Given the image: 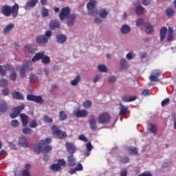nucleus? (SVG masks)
<instances>
[{
	"instance_id": "bb28decb",
	"label": "nucleus",
	"mask_w": 176,
	"mask_h": 176,
	"mask_svg": "<svg viewBox=\"0 0 176 176\" xmlns=\"http://www.w3.org/2000/svg\"><path fill=\"white\" fill-rule=\"evenodd\" d=\"M165 13L168 17H173L175 14V10H174V8L169 7L166 8Z\"/></svg>"
},
{
	"instance_id": "79ce46f5",
	"label": "nucleus",
	"mask_w": 176,
	"mask_h": 176,
	"mask_svg": "<svg viewBox=\"0 0 176 176\" xmlns=\"http://www.w3.org/2000/svg\"><path fill=\"white\" fill-rule=\"evenodd\" d=\"M98 69L100 72H107V71H108V69L107 68V67L104 65H100L98 67Z\"/></svg>"
},
{
	"instance_id": "dca6fc26",
	"label": "nucleus",
	"mask_w": 176,
	"mask_h": 176,
	"mask_svg": "<svg viewBox=\"0 0 176 176\" xmlns=\"http://www.w3.org/2000/svg\"><path fill=\"white\" fill-rule=\"evenodd\" d=\"M122 100L123 101V102H131V101H135V100H137V97L134 96H124L122 98Z\"/></svg>"
},
{
	"instance_id": "5fc2aeb1",
	"label": "nucleus",
	"mask_w": 176,
	"mask_h": 176,
	"mask_svg": "<svg viewBox=\"0 0 176 176\" xmlns=\"http://www.w3.org/2000/svg\"><path fill=\"white\" fill-rule=\"evenodd\" d=\"M170 104V98H167L162 100V107H166Z\"/></svg>"
},
{
	"instance_id": "c9c22d12",
	"label": "nucleus",
	"mask_w": 176,
	"mask_h": 176,
	"mask_svg": "<svg viewBox=\"0 0 176 176\" xmlns=\"http://www.w3.org/2000/svg\"><path fill=\"white\" fill-rule=\"evenodd\" d=\"M24 48L26 49L29 52V53H34L35 52V48L34 47V45L31 44H27L24 46Z\"/></svg>"
},
{
	"instance_id": "338daca9",
	"label": "nucleus",
	"mask_w": 176,
	"mask_h": 176,
	"mask_svg": "<svg viewBox=\"0 0 176 176\" xmlns=\"http://www.w3.org/2000/svg\"><path fill=\"white\" fill-rule=\"evenodd\" d=\"M127 174H128L127 168H124L120 171L121 176H127Z\"/></svg>"
},
{
	"instance_id": "e2e57ef3",
	"label": "nucleus",
	"mask_w": 176,
	"mask_h": 176,
	"mask_svg": "<svg viewBox=\"0 0 176 176\" xmlns=\"http://www.w3.org/2000/svg\"><path fill=\"white\" fill-rule=\"evenodd\" d=\"M10 79L14 82V80L17 79V74L16 73H12L11 74H10Z\"/></svg>"
},
{
	"instance_id": "6e6552de",
	"label": "nucleus",
	"mask_w": 176,
	"mask_h": 176,
	"mask_svg": "<svg viewBox=\"0 0 176 176\" xmlns=\"http://www.w3.org/2000/svg\"><path fill=\"white\" fill-rule=\"evenodd\" d=\"M28 101H34V102H36L37 104H43L44 101L41 96H35L32 94H28L27 96Z\"/></svg>"
},
{
	"instance_id": "9b49d317",
	"label": "nucleus",
	"mask_w": 176,
	"mask_h": 176,
	"mask_svg": "<svg viewBox=\"0 0 176 176\" xmlns=\"http://www.w3.org/2000/svg\"><path fill=\"white\" fill-rule=\"evenodd\" d=\"M67 24L68 27H72L75 24L76 15L75 14H70L67 18Z\"/></svg>"
},
{
	"instance_id": "bf43d9fd",
	"label": "nucleus",
	"mask_w": 176,
	"mask_h": 176,
	"mask_svg": "<svg viewBox=\"0 0 176 176\" xmlns=\"http://www.w3.org/2000/svg\"><path fill=\"white\" fill-rule=\"evenodd\" d=\"M142 24H144V20L142 19V18H139L136 20L137 27H138L140 25H142Z\"/></svg>"
},
{
	"instance_id": "4d7b16f0",
	"label": "nucleus",
	"mask_w": 176,
	"mask_h": 176,
	"mask_svg": "<svg viewBox=\"0 0 176 176\" xmlns=\"http://www.w3.org/2000/svg\"><path fill=\"white\" fill-rule=\"evenodd\" d=\"M19 120H13L11 121V126L12 127H19Z\"/></svg>"
},
{
	"instance_id": "a19ab883",
	"label": "nucleus",
	"mask_w": 176,
	"mask_h": 176,
	"mask_svg": "<svg viewBox=\"0 0 176 176\" xmlns=\"http://www.w3.org/2000/svg\"><path fill=\"white\" fill-rule=\"evenodd\" d=\"M41 14L43 17H47V16H49V10L43 7L42 8Z\"/></svg>"
},
{
	"instance_id": "c756f323",
	"label": "nucleus",
	"mask_w": 176,
	"mask_h": 176,
	"mask_svg": "<svg viewBox=\"0 0 176 176\" xmlns=\"http://www.w3.org/2000/svg\"><path fill=\"white\" fill-rule=\"evenodd\" d=\"M127 113H129L128 107H126L123 104H121L120 111L119 113L120 116H122V115H127Z\"/></svg>"
},
{
	"instance_id": "de8ad7c7",
	"label": "nucleus",
	"mask_w": 176,
	"mask_h": 176,
	"mask_svg": "<svg viewBox=\"0 0 176 176\" xmlns=\"http://www.w3.org/2000/svg\"><path fill=\"white\" fill-rule=\"evenodd\" d=\"M22 132L23 134L28 135V134H32V130L28 127H25L23 129Z\"/></svg>"
},
{
	"instance_id": "680f3d73",
	"label": "nucleus",
	"mask_w": 176,
	"mask_h": 176,
	"mask_svg": "<svg viewBox=\"0 0 176 176\" xmlns=\"http://www.w3.org/2000/svg\"><path fill=\"white\" fill-rule=\"evenodd\" d=\"M108 82L109 83H115L116 82V77L113 76H110L108 79Z\"/></svg>"
},
{
	"instance_id": "09e8293b",
	"label": "nucleus",
	"mask_w": 176,
	"mask_h": 176,
	"mask_svg": "<svg viewBox=\"0 0 176 176\" xmlns=\"http://www.w3.org/2000/svg\"><path fill=\"white\" fill-rule=\"evenodd\" d=\"M153 75H154V76H157V78H160V76H162V71L155 69L153 71Z\"/></svg>"
},
{
	"instance_id": "ddd939ff",
	"label": "nucleus",
	"mask_w": 176,
	"mask_h": 176,
	"mask_svg": "<svg viewBox=\"0 0 176 176\" xmlns=\"http://www.w3.org/2000/svg\"><path fill=\"white\" fill-rule=\"evenodd\" d=\"M89 127L91 130H93L94 131H96L97 130V121L96 120V118L93 116L89 120Z\"/></svg>"
},
{
	"instance_id": "774afa93",
	"label": "nucleus",
	"mask_w": 176,
	"mask_h": 176,
	"mask_svg": "<svg viewBox=\"0 0 176 176\" xmlns=\"http://www.w3.org/2000/svg\"><path fill=\"white\" fill-rule=\"evenodd\" d=\"M22 176H31L30 171L27 169L22 171Z\"/></svg>"
},
{
	"instance_id": "f8f14e48",
	"label": "nucleus",
	"mask_w": 176,
	"mask_h": 176,
	"mask_svg": "<svg viewBox=\"0 0 176 176\" xmlns=\"http://www.w3.org/2000/svg\"><path fill=\"white\" fill-rule=\"evenodd\" d=\"M66 149L67 152H71V153H75L76 151V147L74 143L66 142L65 144Z\"/></svg>"
},
{
	"instance_id": "423d86ee",
	"label": "nucleus",
	"mask_w": 176,
	"mask_h": 176,
	"mask_svg": "<svg viewBox=\"0 0 176 176\" xmlns=\"http://www.w3.org/2000/svg\"><path fill=\"white\" fill-rule=\"evenodd\" d=\"M71 9L69 7H64L61 9L60 12L59 13V19L61 21H64L68 16L71 14Z\"/></svg>"
},
{
	"instance_id": "7ed1b4c3",
	"label": "nucleus",
	"mask_w": 176,
	"mask_h": 176,
	"mask_svg": "<svg viewBox=\"0 0 176 176\" xmlns=\"http://www.w3.org/2000/svg\"><path fill=\"white\" fill-rule=\"evenodd\" d=\"M50 142H52V138H47L45 140H41L38 144V146L33 149L34 153L39 155V153L42 152V147L46 146V145H47V144H50Z\"/></svg>"
},
{
	"instance_id": "f704fd0d",
	"label": "nucleus",
	"mask_w": 176,
	"mask_h": 176,
	"mask_svg": "<svg viewBox=\"0 0 176 176\" xmlns=\"http://www.w3.org/2000/svg\"><path fill=\"white\" fill-rule=\"evenodd\" d=\"M41 61L43 63V64H45V65H47V64H50V57L45 55H43Z\"/></svg>"
},
{
	"instance_id": "473e14b6",
	"label": "nucleus",
	"mask_w": 176,
	"mask_h": 176,
	"mask_svg": "<svg viewBox=\"0 0 176 176\" xmlns=\"http://www.w3.org/2000/svg\"><path fill=\"white\" fill-rule=\"evenodd\" d=\"M50 168L52 170V171H60V170H61V166H60V165L58 164H52L50 166Z\"/></svg>"
},
{
	"instance_id": "20e7f679",
	"label": "nucleus",
	"mask_w": 176,
	"mask_h": 176,
	"mask_svg": "<svg viewBox=\"0 0 176 176\" xmlns=\"http://www.w3.org/2000/svg\"><path fill=\"white\" fill-rule=\"evenodd\" d=\"M111 120V114L107 112L102 113L98 117V123L99 124H105V123H108Z\"/></svg>"
},
{
	"instance_id": "e433bc0d",
	"label": "nucleus",
	"mask_w": 176,
	"mask_h": 176,
	"mask_svg": "<svg viewBox=\"0 0 176 176\" xmlns=\"http://www.w3.org/2000/svg\"><path fill=\"white\" fill-rule=\"evenodd\" d=\"M129 155H137L138 153V148L135 147H130L128 148Z\"/></svg>"
},
{
	"instance_id": "8fccbe9b",
	"label": "nucleus",
	"mask_w": 176,
	"mask_h": 176,
	"mask_svg": "<svg viewBox=\"0 0 176 176\" xmlns=\"http://www.w3.org/2000/svg\"><path fill=\"white\" fill-rule=\"evenodd\" d=\"M149 80L151 82H159V77H157L156 76H154L153 74H151L149 76Z\"/></svg>"
},
{
	"instance_id": "7c9ffc66",
	"label": "nucleus",
	"mask_w": 176,
	"mask_h": 176,
	"mask_svg": "<svg viewBox=\"0 0 176 176\" xmlns=\"http://www.w3.org/2000/svg\"><path fill=\"white\" fill-rule=\"evenodd\" d=\"M67 161L69 162V164L71 167H74V166H75V158L72 154L67 157Z\"/></svg>"
},
{
	"instance_id": "4be33fe9",
	"label": "nucleus",
	"mask_w": 176,
	"mask_h": 176,
	"mask_svg": "<svg viewBox=\"0 0 176 176\" xmlns=\"http://www.w3.org/2000/svg\"><path fill=\"white\" fill-rule=\"evenodd\" d=\"M144 12H145V8L142 7V6L138 4L135 6V13L139 16L144 14Z\"/></svg>"
},
{
	"instance_id": "58836bf2",
	"label": "nucleus",
	"mask_w": 176,
	"mask_h": 176,
	"mask_svg": "<svg viewBox=\"0 0 176 176\" xmlns=\"http://www.w3.org/2000/svg\"><path fill=\"white\" fill-rule=\"evenodd\" d=\"M68 118V116H67V113L64 112V111H61L59 113V120L63 121L65 120Z\"/></svg>"
},
{
	"instance_id": "4c0bfd02",
	"label": "nucleus",
	"mask_w": 176,
	"mask_h": 176,
	"mask_svg": "<svg viewBox=\"0 0 176 176\" xmlns=\"http://www.w3.org/2000/svg\"><path fill=\"white\" fill-rule=\"evenodd\" d=\"M30 83H35L38 80V76L34 74H31L29 77Z\"/></svg>"
},
{
	"instance_id": "b1692460",
	"label": "nucleus",
	"mask_w": 176,
	"mask_h": 176,
	"mask_svg": "<svg viewBox=\"0 0 176 176\" xmlns=\"http://www.w3.org/2000/svg\"><path fill=\"white\" fill-rule=\"evenodd\" d=\"M12 96L14 100H24V96L17 91L12 92Z\"/></svg>"
},
{
	"instance_id": "412c9836",
	"label": "nucleus",
	"mask_w": 176,
	"mask_h": 176,
	"mask_svg": "<svg viewBox=\"0 0 176 176\" xmlns=\"http://www.w3.org/2000/svg\"><path fill=\"white\" fill-rule=\"evenodd\" d=\"M56 41L58 43H64L67 41V36L63 34L56 35Z\"/></svg>"
},
{
	"instance_id": "a18cd8bd",
	"label": "nucleus",
	"mask_w": 176,
	"mask_h": 176,
	"mask_svg": "<svg viewBox=\"0 0 176 176\" xmlns=\"http://www.w3.org/2000/svg\"><path fill=\"white\" fill-rule=\"evenodd\" d=\"M5 71H9L10 72H14V69H13V66L12 65L7 64L4 66Z\"/></svg>"
},
{
	"instance_id": "9d476101",
	"label": "nucleus",
	"mask_w": 176,
	"mask_h": 176,
	"mask_svg": "<svg viewBox=\"0 0 176 176\" xmlns=\"http://www.w3.org/2000/svg\"><path fill=\"white\" fill-rule=\"evenodd\" d=\"M76 118H86L89 115V113L86 110H77L74 112Z\"/></svg>"
},
{
	"instance_id": "cd10ccee",
	"label": "nucleus",
	"mask_w": 176,
	"mask_h": 176,
	"mask_svg": "<svg viewBox=\"0 0 176 176\" xmlns=\"http://www.w3.org/2000/svg\"><path fill=\"white\" fill-rule=\"evenodd\" d=\"M14 28V24L10 23L9 25H7L6 28H4L3 32V34H9L10 31H12Z\"/></svg>"
},
{
	"instance_id": "0e129e2a",
	"label": "nucleus",
	"mask_w": 176,
	"mask_h": 176,
	"mask_svg": "<svg viewBox=\"0 0 176 176\" xmlns=\"http://www.w3.org/2000/svg\"><path fill=\"white\" fill-rule=\"evenodd\" d=\"M174 39V36L173 34H170L168 33L167 37H166V41L167 42H171Z\"/></svg>"
},
{
	"instance_id": "49530a36",
	"label": "nucleus",
	"mask_w": 176,
	"mask_h": 176,
	"mask_svg": "<svg viewBox=\"0 0 176 176\" xmlns=\"http://www.w3.org/2000/svg\"><path fill=\"white\" fill-rule=\"evenodd\" d=\"M145 32L146 34H152V32H153V25H148V26L146 28Z\"/></svg>"
},
{
	"instance_id": "5701e85b",
	"label": "nucleus",
	"mask_w": 176,
	"mask_h": 176,
	"mask_svg": "<svg viewBox=\"0 0 176 176\" xmlns=\"http://www.w3.org/2000/svg\"><path fill=\"white\" fill-rule=\"evenodd\" d=\"M120 31L121 34L125 35L126 34H129V32L131 31V28H130V26H129V25H123L121 27Z\"/></svg>"
},
{
	"instance_id": "393cba45",
	"label": "nucleus",
	"mask_w": 176,
	"mask_h": 176,
	"mask_svg": "<svg viewBox=\"0 0 176 176\" xmlns=\"http://www.w3.org/2000/svg\"><path fill=\"white\" fill-rule=\"evenodd\" d=\"M20 118L22 120V124H23V127H25V126H27L28 124V116H27L24 113H21L20 115Z\"/></svg>"
},
{
	"instance_id": "1a4fd4ad",
	"label": "nucleus",
	"mask_w": 176,
	"mask_h": 176,
	"mask_svg": "<svg viewBox=\"0 0 176 176\" xmlns=\"http://www.w3.org/2000/svg\"><path fill=\"white\" fill-rule=\"evenodd\" d=\"M32 64V63L31 62V60H28L26 61L25 64H23L21 66V68L20 69L21 78H25V76H27V75L25 74V71L27 70V68H28V67H30V65H31Z\"/></svg>"
},
{
	"instance_id": "6e6d98bb",
	"label": "nucleus",
	"mask_w": 176,
	"mask_h": 176,
	"mask_svg": "<svg viewBox=\"0 0 176 176\" xmlns=\"http://www.w3.org/2000/svg\"><path fill=\"white\" fill-rule=\"evenodd\" d=\"M57 162V164L60 167H61V166H65L67 164V162L63 159H59Z\"/></svg>"
},
{
	"instance_id": "ea45409f",
	"label": "nucleus",
	"mask_w": 176,
	"mask_h": 176,
	"mask_svg": "<svg viewBox=\"0 0 176 176\" xmlns=\"http://www.w3.org/2000/svg\"><path fill=\"white\" fill-rule=\"evenodd\" d=\"M80 80V76H78L76 78L71 81L72 86H76L79 81Z\"/></svg>"
},
{
	"instance_id": "13d9d810",
	"label": "nucleus",
	"mask_w": 176,
	"mask_h": 176,
	"mask_svg": "<svg viewBox=\"0 0 176 176\" xmlns=\"http://www.w3.org/2000/svg\"><path fill=\"white\" fill-rule=\"evenodd\" d=\"M78 140H80V141H83L84 142H87L88 141L87 138H86L85 135H80L78 136Z\"/></svg>"
},
{
	"instance_id": "aec40b11",
	"label": "nucleus",
	"mask_w": 176,
	"mask_h": 176,
	"mask_svg": "<svg viewBox=\"0 0 176 176\" xmlns=\"http://www.w3.org/2000/svg\"><path fill=\"white\" fill-rule=\"evenodd\" d=\"M38 0H30L26 3L25 9H27V8H35V6H36L38 4Z\"/></svg>"
},
{
	"instance_id": "39448f33",
	"label": "nucleus",
	"mask_w": 176,
	"mask_h": 176,
	"mask_svg": "<svg viewBox=\"0 0 176 176\" xmlns=\"http://www.w3.org/2000/svg\"><path fill=\"white\" fill-rule=\"evenodd\" d=\"M52 130L53 131V134L54 135H56V137H58L59 140H61L63 138L64 139L66 137H68V135H67V132L60 130L58 129V126L56 125L52 126Z\"/></svg>"
},
{
	"instance_id": "f257e3e1",
	"label": "nucleus",
	"mask_w": 176,
	"mask_h": 176,
	"mask_svg": "<svg viewBox=\"0 0 176 176\" xmlns=\"http://www.w3.org/2000/svg\"><path fill=\"white\" fill-rule=\"evenodd\" d=\"M19 9H20V6L16 3L12 6L5 5L1 8V13L6 17H10L12 14V17L16 19L19 16Z\"/></svg>"
},
{
	"instance_id": "f03ea898",
	"label": "nucleus",
	"mask_w": 176,
	"mask_h": 176,
	"mask_svg": "<svg viewBox=\"0 0 176 176\" xmlns=\"http://www.w3.org/2000/svg\"><path fill=\"white\" fill-rule=\"evenodd\" d=\"M52 37V31L47 30L45 35H38L36 38L38 45H46L49 42V39Z\"/></svg>"
},
{
	"instance_id": "c85d7f7f",
	"label": "nucleus",
	"mask_w": 176,
	"mask_h": 176,
	"mask_svg": "<svg viewBox=\"0 0 176 176\" xmlns=\"http://www.w3.org/2000/svg\"><path fill=\"white\" fill-rule=\"evenodd\" d=\"M148 130L152 133L153 134H155V133H157V126L156 124H153L152 123H148Z\"/></svg>"
},
{
	"instance_id": "603ef678",
	"label": "nucleus",
	"mask_w": 176,
	"mask_h": 176,
	"mask_svg": "<svg viewBox=\"0 0 176 176\" xmlns=\"http://www.w3.org/2000/svg\"><path fill=\"white\" fill-rule=\"evenodd\" d=\"M30 127H31V129H35V127H36V126H38V122H36V120H32L31 121V122L30 123Z\"/></svg>"
},
{
	"instance_id": "0eeeda50",
	"label": "nucleus",
	"mask_w": 176,
	"mask_h": 176,
	"mask_svg": "<svg viewBox=\"0 0 176 176\" xmlns=\"http://www.w3.org/2000/svg\"><path fill=\"white\" fill-rule=\"evenodd\" d=\"M97 6V1L96 0H90L87 4V8L89 10V14L90 16H94L96 13H97L96 10H94V8Z\"/></svg>"
},
{
	"instance_id": "6ab92c4d",
	"label": "nucleus",
	"mask_w": 176,
	"mask_h": 176,
	"mask_svg": "<svg viewBox=\"0 0 176 176\" xmlns=\"http://www.w3.org/2000/svg\"><path fill=\"white\" fill-rule=\"evenodd\" d=\"M8 109H9V106H8V103L5 102H0V113H1L8 112Z\"/></svg>"
},
{
	"instance_id": "864d4df0",
	"label": "nucleus",
	"mask_w": 176,
	"mask_h": 176,
	"mask_svg": "<svg viewBox=\"0 0 176 176\" xmlns=\"http://www.w3.org/2000/svg\"><path fill=\"white\" fill-rule=\"evenodd\" d=\"M84 108H90L91 107V100H86L83 102Z\"/></svg>"
},
{
	"instance_id": "37998d69",
	"label": "nucleus",
	"mask_w": 176,
	"mask_h": 176,
	"mask_svg": "<svg viewBox=\"0 0 176 176\" xmlns=\"http://www.w3.org/2000/svg\"><path fill=\"white\" fill-rule=\"evenodd\" d=\"M52 148V146H45L43 150H42V153H49V152H51Z\"/></svg>"
},
{
	"instance_id": "4468645a",
	"label": "nucleus",
	"mask_w": 176,
	"mask_h": 176,
	"mask_svg": "<svg viewBox=\"0 0 176 176\" xmlns=\"http://www.w3.org/2000/svg\"><path fill=\"white\" fill-rule=\"evenodd\" d=\"M167 35V27L164 26L160 30V41L163 42L166 39V36Z\"/></svg>"
},
{
	"instance_id": "2f4dec72",
	"label": "nucleus",
	"mask_w": 176,
	"mask_h": 176,
	"mask_svg": "<svg viewBox=\"0 0 176 176\" xmlns=\"http://www.w3.org/2000/svg\"><path fill=\"white\" fill-rule=\"evenodd\" d=\"M24 108H25V105L24 104H21L20 106L14 107V111L18 114L20 115V113L23 112Z\"/></svg>"
},
{
	"instance_id": "f3484780",
	"label": "nucleus",
	"mask_w": 176,
	"mask_h": 176,
	"mask_svg": "<svg viewBox=\"0 0 176 176\" xmlns=\"http://www.w3.org/2000/svg\"><path fill=\"white\" fill-rule=\"evenodd\" d=\"M45 54V52H38L36 53L34 56L32 58V61L33 63H35L36 61H39L40 60H42L43 58V56Z\"/></svg>"
},
{
	"instance_id": "69168bd1",
	"label": "nucleus",
	"mask_w": 176,
	"mask_h": 176,
	"mask_svg": "<svg viewBox=\"0 0 176 176\" xmlns=\"http://www.w3.org/2000/svg\"><path fill=\"white\" fill-rule=\"evenodd\" d=\"M133 56H134V54L133 53V52H129L126 55V57L127 60H132Z\"/></svg>"
},
{
	"instance_id": "c03bdc74",
	"label": "nucleus",
	"mask_w": 176,
	"mask_h": 176,
	"mask_svg": "<svg viewBox=\"0 0 176 176\" xmlns=\"http://www.w3.org/2000/svg\"><path fill=\"white\" fill-rule=\"evenodd\" d=\"M8 80L3 78L0 80V86L1 87H6L8 85Z\"/></svg>"
},
{
	"instance_id": "3c124183",
	"label": "nucleus",
	"mask_w": 176,
	"mask_h": 176,
	"mask_svg": "<svg viewBox=\"0 0 176 176\" xmlns=\"http://www.w3.org/2000/svg\"><path fill=\"white\" fill-rule=\"evenodd\" d=\"M45 123H53V118H49L48 116H44Z\"/></svg>"
},
{
	"instance_id": "a211bd4d",
	"label": "nucleus",
	"mask_w": 176,
	"mask_h": 176,
	"mask_svg": "<svg viewBox=\"0 0 176 176\" xmlns=\"http://www.w3.org/2000/svg\"><path fill=\"white\" fill-rule=\"evenodd\" d=\"M50 30H56V28H60V22L56 20H52L50 22Z\"/></svg>"
},
{
	"instance_id": "a878e982",
	"label": "nucleus",
	"mask_w": 176,
	"mask_h": 176,
	"mask_svg": "<svg viewBox=\"0 0 176 176\" xmlns=\"http://www.w3.org/2000/svg\"><path fill=\"white\" fill-rule=\"evenodd\" d=\"M98 14L101 19H107V16L109 14V12L107 11V10L104 8L99 10Z\"/></svg>"
},
{
	"instance_id": "052dcab7",
	"label": "nucleus",
	"mask_w": 176,
	"mask_h": 176,
	"mask_svg": "<svg viewBox=\"0 0 176 176\" xmlns=\"http://www.w3.org/2000/svg\"><path fill=\"white\" fill-rule=\"evenodd\" d=\"M150 94L151 91L148 89H144L142 92V96H144V97H146V96H149Z\"/></svg>"
},
{
	"instance_id": "72a5a7b5",
	"label": "nucleus",
	"mask_w": 176,
	"mask_h": 176,
	"mask_svg": "<svg viewBox=\"0 0 176 176\" xmlns=\"http://www.w3.org/2000/svg\"><path fill=\"white\" fill-rule=\"evenodd\" d=\"M120 67L121 69H127V68H129V65L127 64V60H126V59L120 60Z\"/></svg>"
},
{
	"instance_id": "2eb2a0df",
	"label": "nucleus",
	"mask_w": 176,
	"mask_h": 176,
	"mask_svg": "<svg viewBox=\"0 0 176 176\" xmlns=\"http://www.w3.org/2000/svg\"><path fill=\"white\" fill-rule=\"evenodd\" d=\"M19 144L23 148H30V142H28L25 138H20L19 140Z\"/></svg>"
}]
</instances>
